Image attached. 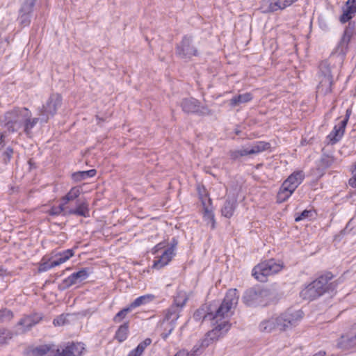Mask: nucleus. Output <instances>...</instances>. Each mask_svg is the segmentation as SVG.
Instances as JSON below:
<instances>
[{"instance_id": "obj_56", "label": "nucleus", "mask_w": 356, "mask_h": 356, "mask_svg": "<svg viewBox=\"0 0 356 356\" xmlns=\"http://www.w3.org/2000/svg\"><path fill=\"white\" fill-rule=\"evenodd\" d=\"M314 356H325V353L320 352L318 354L315 355Z\"/></svg>"}, {"instance_id": "obj_30", "label": "nucleus", "mask_w": 356, "mask_h": 356, "mask_svg": "<svg viewBox=\"0 0 356 356\" xmlns=\"http://www.w3.org/2000/svg\"><path fill=\"white\" fill-rule=\"evenodd\" d=\"M155 298L156 297L153 294H146L144 296H141L135 299V300L130 304V307H131V309L136 308L140 305L149 303L154 300Z\"/></svg>"}, {"instance_id": "obj_23", "label": "nucleus", "mask_w": 356, "mask_h": 356, "mask_svg": "<svg viewBox=\"0 0 356 356\" xmlns=\"http://www.w3.org/2000/svg\"><path fill=\"white\" fill-rule=\"evenodd\" d=\"M300 296L308 300H312L321 296V293L314 287L312 283L303 289L300 293Z\"/></svg>"}, {"instance_id": "obj_2", "label": "nucleus", "mask_w": 356, "mask_h": 356, "mask_svg": "<svg viewBox=\"0 0 356 356\" xmlns=\"http://www.w3.org/2000/svg\"><path fill=\"white\" fill-rule=\"evenodd\" d=\"M189 298L186 291H179L175 298L173 305L168 309L163 325L165 329L168 330V332L162 333L161 337L163 339H166L175 329L176 322L179 318V314L181 309L185 306Z\"/></svg>"}, {"instance_id": "obj_22", "label": "nucleus", "mask_w": 356, "mask_h": 356, "mask_svg": "<svg viewBox=\"0 0 356 356\" xmlns=\"http://www.w3.org/2000/svg\"><path fill=\"white\" fill-rule=\"evenodd\" d=\"M68 215H76L87 217L89 216L88 204L86 201L78 202L75 209H70L67 207Z\"/></svg>"}, {"instance_id": "obj_40", "label": "nucleus", "mask_w": 356, "mask_h": 356, "mask_svg": "<svg viewBox=\"0 0 356 356\" xmlns=\"http://www.w3.org/2000/svg\"><path fill=\"white\" fill-rule=\"evenodd\" d=\"M203 217L205 220L208 221V223H211V227L212 229L215 228V219L214 215L212 211L209 210V208L205 207Z\"/></svg>"}, {"instance_id": "obj_32", "label": "nucleus", "mask_w": 356, "mask_h": 356, "mask_svg": "<svg viewBox=\"0 0 356 356\" xmlns=\"http://www.w3.org/2000/svg\"><path fill=\"white\" fill-rule=\"evenodd\" d=\"M151 343L152 340L150 339H145L143 341L140 342L135 349L131 350L128 356H142L145 349L150 345Z\"/></svg>"}, {"instance_id": "obj_57", "label": "nucleus", "mask_w": 356, "mask_h": 356, "mask_svg": "<svg viewBox=\"0 0 356 356\" xmlns=\"http://www.w3.org/2000/svg\"><path fill=\"white\" fill-rule=\"evenodd\" d=\"M2 269L0 268V279H3V276H2Z\"/></svg>"}, {"instance_id": "obj_7", "label": "nucleus", "mask_w": 356, "mask_h": 356, "mask_svg": "<svg viewBox=\"0 0 356 356\" xmlns=\"http://www.w3.org/2000/svg\"><path fill=\"white\" fill-rule=\"evenodd\" d=\"M303 316V312L300 309H287L277 316L279 330L286 331L297 326L302 319Z\"/></svg>"}, {"instance_id": "obj_48", "label": "nucleus", "mask_w": 356, "mask_h": 356, "mask_svg": "<svg viewBox=\"0 0 356 356\" xmlns=\"http://www.w3.org/2000/svg\"><path fill=\"white\" fill-rule=\"evenodd\" d=\"M355 33V25H354V24L349 23L348 26L345 29L343 35H344L346 37H348V38L351 39Z\"/></svg>"}, {"instance_id": "obj_13", "label": "nucleus", "mask_w": 356, "mask_h": 356, "mask_svg": "<svg viewBox=\"0 0 356 356\" xmlns=\"http://www.w3.org/2000/svg\"><path fill=\"white\" fill-rule=\"evenodd\" d=\"M175 254L176 252H174L173 248H168L160 256L155 257V259L153 262L152 268L159 270L167 266L175 256Z\"/></svg>"}, {"instance_id": "obj_50", "label": "nucleus", "mask_w": 356, "mask_h": 356, "mask_svg": "<svg viewBox=\"0 0 356 356\" xmlns=\"http://www.w3.org/2000/svg\"><path fill=\"white\" fill-rule=\"evenodd\" d=\"M197 350V349L189 353L185 350H181L178 351L174 356H195Z\"/></svg>"}, {"instance_id": "obj_24", "label": "nucleus", "mask_w": 356, "mask_h": 356, "mask_svg": "<svg viewBox=\"0 0 356 356\" xmlns=\"http://www.w3.org/2000/svg\"><path fill=\"white\" fill-rule=\"evenodd\" d=\"M63 350L69 356H81L85 350V347L82 343H72Z\"/></svg>"}, {"instance_id": "obj_46", "label": "nucleus", "mask_w": 356, "mask_h": 356, "mask_svg": "<svg viewBox=\"0 0 356 356\" xmlns=\"http://www.w3.org/2000/svg\"><path fill=\"white\" fill-rule=\"evenodd\" d=\"M56 266H54V261H43L42 262L38 268V270L40 272H44L47 271L52 268L56 267Z\"/></svg>"}, {"instance_id": "obj_8", "label": "nucleus", "mask_w": 356, "mask_h": 356, "mask_svg": "<svg viewBox=\"0 0 356 356\" xmlns=\"http://www.w3.org/2000/svg\"><path fill=\"white\" fill-rule=\"evenodd\" d=\"M62 101L61 95L58 93L51 94L46 104L42 106L39 111V115L42 116L41 121L47 122L49 117L54 116L61 106Z\"/></svg>"}, {"instance_id": "obj_14", "label": "nucleus", "mask_w": 356, "mask_h": 356, "mask_svg": "<svg viewBox=\"0 0 356 356\" xmlns=\"http://www.w3.org/2000/svg\"><path fill=\"white\" fill-rule=\"evenodd\" d=\"M183 111L187 113H204L205 108L201 106L198 100L194 98L184 99L181 103Z\"/></svg>"}, {"instance_id": "obj_10", "label": "nucleus", "mask_w": 356, "mask_h": 356, "mask_svg": "<svg viewBox=\"0 0 356 356\" xmlns=\"http://www.w3.org/2000/svg\"><path fill=\"white\" fill-rule=\"evenodd\" d=\"M321 72L318 75L319 84L317 87V92L321 95H327L332 92V76L330 68L325 64L320 66Z\"/></svg>"}, {"instance_id": "obj_54", "label": "nucleus", "mask_w": 356, "mask_h": 356, "mask_svg": "<svg viewBox=\"0 0 356 356\" xmlns=\"http://www.w3.org/2000/svg\"><path fill=\"white\" fill-rule=\"evenodd\" d=\"M177 243H178L177 240L175 238H173L170 248H173L174 252H176V246H177Z\"/></svg>"}, {"instance_id": "obj_4", "label": "nucleus", "mask_w": 356, "mask_h": 356, "mask_svg": "<svg viewBox=\"0 0 356 356\" xmlns=\"http://www.w3.org/2000/svg\"><path fill=\"white\" fill-rule=\"evenodd\" d=\"M29 109L17 108L6 114L7 129L13 132L23 129L25 120L29 118Z\"/></svg>"}, {"instance_id": "obj_37", "label": "nucleus", "mask_w": 356, "mask_h": 356, "mask_svg": "<svg viewBox=\"0 0 356 356\" xmlns=\"http://www.w3.org/2000/svg\"><path fill=\"white\" fill-rule=\"evenodd\" d=\"M231 156L234 159H238L241 156H245L248 155H251L250 148L248 146L243 147L241 149L234 150L231 152Z\"/></svg>"}, {"instance_id": "obj_39", "label": "nucleus", "mask_w": 356, "mask_h": 356, "mask_svg": "<svg viewBox=\"0 0 356 356\" xmlns=\"http://www.w3.org/2000/svg\"><path fill=\"white\" fill-rule=\"evenodd\" d=\"M130 305L118 312L113 318V321L115 323L121 322L127 315V314L131 310Z\"/></svg>"}, {"instance_id": "obj_11", "label": "nucleus", "mask_w": 356, "mask_h": 356, "mask_svg": "<svg viewBox=\"0 0 356 356\" xmlns=\"http://www.w3.org/2000/svg\"><path fill=\"white\" fill-rule=\"evenodd\" d=\"M177 54L181 58H190L197 56V49L192 44V39L188 35L183 37L181 42L177 46Z\"/></svg>"}, {"instance_id": "obj_58", "label": "nucleus", "mask_w": 356, "mask_h": 356, "mask_svg": "<svg viewBox=\"0 0 356 356\" xmlns=\"http://www.w3.org/2000/svg\"><path fill=\"white\" fill-rule=\"evenodd\" d=\"M3 142V136H0V145Z\"/></svg>"}, {"instance_id": "obj_33", "label": "nucleus", "mask_w": 356, "mask_h": 356, "mask_svg": "<svg viewBox=\"0 0 356 356\" xmlns=\"http://www.w3.org/2000/svg\"><path fill=\"white\" fill-rule=\"evenodd\" d=\"M350 38L342 35L337 48L336 51L340 55L345 56L348 49V45L350 42Z\"/></svg>"}, {"instance_id": "obj_38", "label": "nucleus", "mask_w": 356, "mask_h": 356, "mask_svg": "<svg viewBox=\"0 0 356 356\" xmlns=\"http://www.w3.org/2000/svg\"><path fill=\"white\" fill-rule=\"evenodd\" d=\"M36 0H24L19 11L31 14Z\"/></svg>"}, {"instance_id": "obj_36", "label": "nucleus", "mask_w": 356, "mask_h": 356, "mask_svg": "<svg viewBox=\"0 0 356 356\" xmlns=\"http://www.w3.org/2000/svg\"><path fill=\"white\" fill-rule=\"evenodd\" d=\"M47 213L51 216H59L63 214V216H67V206L61 202L58 207H52Z\"/></svg>"}, {"instance_id": "obj_52", "label": "nucleus", "mask_w": 356, "mask_h": 356, "mask_svg": "<svg viewBox=\"0 0 356 356\" xmlns=\"http://www.w3.org/2000/svg\"><path fill=\"white\" fill-rule=\"evenodd\" d=\"M166 244L165 242H161L156 245L152 249V254H157L161 250L163 249L165 247Z\"/></svg>"}, {"instance_id": "obj_42", "label": "nucleus", "mask_w": 356, "mask_h": 356, "mask_svg": "<svg viewBox=\"0 0 356 356\" xmlns=\"http://www.w3.org/2000/svg\"><path fill=\"white\" fill-rule=\"evenodd\" d=\"M73 275H74V277L76 279L78 282H80L88 277L89 270L88 268H82L76 273H73Z\"/></svg>"}, {"instance_id": "obj_34", "label": "nucleus", "mask_w": 356, "mask_h": 356, "mask_svg": "<svg viewBox=\"0 0 356 356\" xmlns=\"http://www.w3.org/2000/svg\"><path fill=\"white\" fill-rule=\"evenodd\" d=\"M129 333V324L128 323H124L122 325L119 327L118 330L115 332V338L119 341L122 342L125 341L127 338Z\"/></svg>"}, {"instance_id": "obj_51", "label": "nucleus", "mask_w": 356, "mask_h": 356, "mask_svg": "<svg viewBox=\"0 0 356 356\" xmlns=\"http://www.w3.org/2000/svg\"><path fill=\"white\" fill-rule=\"evenodd\" d=\"M65 321L66 316L64 315H60L54 320L53 323L54 325L60 326L65 323Z\"/></svg>"}, {"instance_id": "obj_49", "label": "nucleus", "mask_w": 356, "mask_h": 356, "mask_svg": "<svg viewBox=\"0 0 356 356\" xmlns=\"http://www.w3.org/2000/svg\"><path fill=\"white\" fill-rule=\"evenodd\" d=\"M312 210H305L301 213L298 214L296 216L295 220L296 222H299L304 219L308 218L312 216Z\"/></svg>"}, {"instance_id": "obj_21", "label": "nucleus", "mask_w": 356, "mask_h": 356, "mask_svg": "<svg viewBox=\"0 0 356 356\" xmlns=\"http://www.w3.org/2000/svg\"><path fill=\"white\" fill-rule=\"evenodd\" d=\"M38 321L35 320L33 316H25L22 318L17 323V331L24 333L35 325Z\"/></svg>"}, {"instance_id": "obj_41", "label": "nucleus", "mask_w": 356, "mask_h": 356, "mask_svg": "<svg viewBox=\"0 0 356 356\" xmlns=\"http://www.w3.org/2000/svg\"><path fill=\"white\" fill-rule=\"evenodd\" d=\"M13 337L12 333L5 329L0 330V345L7 343Z\"/></svg>"}, {"instance_id": "obj_47", "label": "nucleus", "mask_w": 356, "mask_h": 356, "mask_svg": "<svg viewBox=\"0 0 356 356\" xmlns=\"http://www.w3.org/2000/svg\"><path fill=\"white\" fill-rule=\"evenodd\" d=\"M76 283H78V281L76 280V279H75L73 273L63 281V284H64V286L66 288L70 287L71 286L76 284Z\"/></svg>"}, {"instance_id": "obj_29", "label": "nucleus", "mask_w": 356, "mask_h": 356, "mask_svg": "<svg viewBox=\"0 0 356 356\" xmlns=\"http://www.w3.org/2000/svg\"><path fill=\"white\" fill-rule=\"evenodd\" d=\"M96 172L95 169L86 171H78L72 175V178L75 182H79L88 177H93L96 175Z\"/></svg>"}, {"instance_id": "obj_9", "label": "nucleus", "mask_w": 356, "mask_h": 356, "mask_svg": "<svg viewBox=\"0 0 356 356\" xmlns=\"http://www.w3.org/2000/svg\"><path fill=\"white\" fill-rule=\"evenodd\" d=\"M211 323L214 327L209 331L202 340L201 345L202 347H207L216 342L219 339L222 337L231 327V324L227 323L226 321L220 323H216L215 322Z\"/></svg>"}, {"instance_id": "obj_31", "label": "nucleus", "mask_w": 356, "mask_h": 356, "mask_svg": "<svg viewBox=\"0 0 356 356\" xmlns=\"http://www.w3.org/2000/svg\"><path fill=\"white\" fill-rule=\"evenodd\" d=\"M81 192V189L79 186L72 187L70 191L61 199V202L67 206L70 201H72L77 198Z\"/></svg>"}, {"instance_id": "obj_43", "label": "nucleus", "mask_w": 356, "mask_h": 356, "mask_svg": "<svg viewBox=\"0 0 356 356\" xmlns=\"http://www.w3.org/2000/svg\"><path fill=\"white\" fill-rule=\"evenodd\" d=\"M31 15L19 11L18 19L21 25L24 26H28L31 22Z\"/></svg>"}, {"instance_id": "obj_28", "label": "nucleus", "mask_w": 356, "mask_h": 356, "mask_svg": "<svg viewBox=\"0 0 356 356\" xmlns=\"http://www.w3.org/2000/svg\"><path fill=\"white\" fill-rule=\"evenodd\" d=\"M251 155L257 154L270 148L268 143L264 141H257L250 145H248Z\"/></svg>"}, {"instance_id": "obj_55", "label": "nucleus", "mask_w": 356, "mask_h": 356, "mask_svg": "<svg viewBox=\"0 0 356 356\" xmlns=\"http://www.w3.org/2000/svg\"><path fill=\"white\" fill-rule=\"evenodd\" d=\"M350 111L349 110H347L346 111V118H348V120L349 119V117H350Z\"/></svg>"}, {"instance_id": "obj_53", "label": "nucleus", "mask_w": 356, "mask_h": 356, "mask_svg": "<svg viewBox=\"0 0 356 356\" xmlns=\"http://www.w3.org/2000/svg\"><path fill=\"white\" fill-rule=\"evenodd\" d=\"M13 148L10 147H7L3 153V155L8 159V161H10V159L13 156Z\"/></svg>"}, {"instance_id": "obj_44", "label": "nucleus", "mask_w": 356, "mask_h": 356, "mask_svg": "<svg viewBox=\"0 0 356 356\" xmlns=\"http://www.w3.org/2000/svg\"><path fill=\"white\" fill-rule=\"evenodd\" d=\"M13 318V313L8 309L0 310V322L10 321Z\"/></svg>"}, {"instance_id": "obj_27", "label": "nucleus", "mask_w": 356, "mask_h": 356, "mask_svg": "<svg viewBox=\"0 0 356 356\" xmlns=\"http://www.w3.org/2000/svg\"><path fill=\"white\" fill-rule=\"evenodd\" d=\"M74 253L73 250L68 249L66 250H64L63 252H60L58 253L56 257H57L56 259L54 260V266H59L61 264L65 263L68 259H70L71 257L74 256Z\"/></svg>"}, {"instance_id": "obj_45", "label": "nucleus", "mask_w": 356, "mask_h": 356, "mask_svg": "<svg viewBox=\"0 0 356 356\" xmlns=\"http://www.w3.org/2000/svg\"><path fill=\"white\" fill-rule=\"evenodd\" d=\"M344 346L347 348H352L356 346V333L350 337H343Z\"/></svg>"}, {"instance_id": "obj_1", "label": "nucleus", "mask_w": 356, "mask_h": 356, "mask_svg": "<svg viewBox=\"0 0 356 356\" xmlns=\"http://www.w3.org/2000/svg\"><path fill=\"white\" fill-rule=\"evenodd\" d=\"M238 298L239 295L236 289L228 290L220 305L215 309H212V322L220 323L226 321L229 323V318L233 315Z\"/></svg>"}, {"instance_id": "obj_17", "label": "nucleus", "mask_w": 356, "mask_h": 356, "mask_svg": "<svg viewBox=\"0 0 356 356\" xmlns=\"http://www.w3.org/2000/svg\"><path fill=\"white\" fill-rule=\"evenodd\" d=\"M356 14V0H348L343 8V14L340 17V22L346 23L351 19Z\"/></svg>"}, {"instance_id": "obj_26", "label": "nucleus", "mask_w": 356, "mask_h": 356, "mask_svg": "<svg viewBox=\"0 0 356 356\" xmlns=\"http://www.w3.org/2000/svg\"><path fill=\"white\" fill-rule=\"evenodd\" d=\"M252 99V95L250 92H245L244 94L238 95L233 97L229 100V105L232 107H235L236 106L240 105L241 104L247 103L251 101Z\"/></svg>"}, {"instance_id": "obj_16", "label": "nucleus", "mask_w": 356, "mask_h": 356, "mask_svg": "<svg viewBox=\"0 0 356 356\" xmlns=\"http://www.w3.org/2000/svg\"><path fill=\"white\" fill-rule=\"evenodd\" d=\"M332 278V275L330 273H327L313 281L312 284L322 296L324 293L330 290L332 284L329 283V281H330Z\"/></svg>"}, {"instance_id": "obj_12", "label": "nucleus", "mask_w": 356, "mask_h": 356, "mask_svg": "<svg viewBox=\"0 0 356 356\" xmlns=\"http://www.w3.org/2000/svg\"><path fill=\"white\" fill-rule=\"evenodd\" d=\"M298 0H264L261 4V9L264 13H273L284 10L291 6Z\"/></svg>"}, {"instance_id": "obj_35", "label": "nucleus", "mask_w": 356, "mask_h": 356, "mask_svg": "<svg viewBox=\"0 0 356 356\" xmlns=\"http://www.w3.org/2000/svg\"><path fill=\"white\" fill-rule=\"evenodd\" d=\"M25 120L24 126L23 128V131L27 136H30L31 133V129L35 126V124L38 122L39 119L37 118H32L31 113L29 111V118Z\"/></svg>"}, {"instance_id": "obj_20", "label": "nucleus", "mask_w": 356, "mask_h": 356, "mask_svg": "<svg viewBox=\"0 0 356 356\" xmlns=\"http://www.w3.org/2000/svg\"><path fill=\"white\" fill-rule=\"evenodd\" d=\"M193 318L196 321L202 319L203 321H209L212 322V308L207 305H202L193 314Z\"/></svg>"}, {"instance_id": "obj_3", "label": "nucleus", "mask_w": 356, "mask_h": 356, "mask_svg": "<svg viewBox=\"0 0 356 356\" xmlns=\"http://www.w3.org/2000/svg\"><path fill=\"white\" fill-rule=\"evenodd\" d=\"M305 177L302 171H297L292 173L282 183L277 195V200L282 203L285 202L293 194L298 186L302 183Z\"/></svg>"}, {"instance_id": "obj_15", "label": "nucleus", "mask_w": 356, "mask_h": 356, "mask_svg": "<svg viewBox=\"0 0 356 356\" xmlns=\"http://www.w3.org/2000/svg\"><path fill=\"white\" fill-rule=\"evenodd\" d=\"M347 123L348 118H344L339 124L334 127L333 130L327 136V139L329 140L330 143L334 145L341 140L344 134Z\"/></svg>"}, {"instance_id": "obj_18", "label": "nucleus", "mask_w": 356, "mask_h": 356, "mask_svg": "<svg viewBox=\"0 0 356 356\" xmlns=\"http://www.w3.org/2000/svg\"><path fill=\"white\" fill-rule=\"evenodd\" d=\"M259 328L261 332L266 333L271 332L275 330H279L277 316H273L262 321L259 324Z\"/></svg>"}, {"instance_id": "obj_19", "label": "nucleus", "mask_w": 356, "mask_h": 356, "mask_svg": "<svg viewBox=\"0 0 356 356\" xmlns=\"http://www.w3.org/2000/svg\"><path fill=\"white\" fill-rule=\"evenodd\" d=\"M236 206V198L228 196L221 209L222 215L227 218H231L234 215Z\"/></svg>"}, {"instance_id": "obj_25", "label": "nucleus", "mask_w": 356, "mask_h": 356, "mask_svg": "<svg viewBox=\"0 0 356 356\" xmlns=\"http://www.w3.org/2000/svg\"><path fill=\"white\" fill-rule=\"evenodd\" d=\"M51 349L49 345H40L27 350L28 356H46Z\"/></svg>"}, {"instance_id": "obj_5", "label": "nucleus", "mask_w": 356, "mask_h": 356, "mask_svg": "<svg viewBox=\"0 0 356 356\" xmlns=\"http://www.w3.org/2000/svg\"><path fill=\"white\" fill-rule=\"evenodd\" d=\"M282 268V263L270 259L257 265L252 270V275L260 282H266L268 276L280 272Z\"/></svg>"}, {"instance_id": "obj_6", "label": "nucleus", "mask_w": 356, "mask_h": 356, "mask_svg": "<svg viewBox=\"0 0 356 356\" xmlns=\"http://www.w3.org/2000/svg\"><path fill=\"white\" fill-rule=\"evenodd\" d=\"M271 298L270 291L267 289H250L245 293L243 301L248 306H265Z\"/></svg>"}]
</instances>
